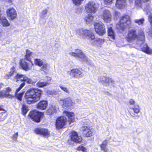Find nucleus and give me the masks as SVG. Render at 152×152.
<instances>
[{"label": "nucleus", "mask_w": 152, "mask_h": 152, "mask_svg": "<svg viewBox=\"0 0 152 152\" xmlns=\"http://www.w3.org/2000/svg\"><path fill=\"white\" fill-rule=\"evenodd\" d=\"M75 31L77 34L83 38H86L90 40L91 43L96 47L100 46L104 42L103 39L95 38L94 34L90 31L82 28H77Z\"/></svg>", "instance_id": "nucleus-1"}, {"label": "nucleus", "mask_w": 152, "mask_h": 152, "mask_svg": "<svg viewBox=\"0 0 152 152\" xmlns=\"http://www.w3.org/2000/svg\"><path fill=\"white\" fill-rule=\"evenodd\" d=\"M42 93V91L39 89L30 88L25 94V98L26 101L29 104L35 103L40 99Z\"/></svg>", "instance_id": "nucleus-2"}, {"label": "nucleus", "mask_w": 152, "mask_h": 152, "mask_svg": "<svg viewBox=\"0 0 152 152\" xmlns=\"http://www.w3.org/2000/svg\"><path fill=\"white\" fill-rule=\"evenodd\" d=\"M137 39V43L140 46L143 44L145 41V36L143 31L140 30L137 35L136 31L134 29H131L129 31L127 36V40L129 42H132Z\"/></svg>", "instance_id": "nucleus-3"}, {"label": "nucleus", "mask_w": 152, "mask_h": 152, "mask_svg": "<svg viewBox=\"0 0 152 152\" xmlns=\"http://www.w3.org/2000/svg\"><path fill=\"white\" fill-rule=\"evenodd\" d=\"M69 55L74 57L81 62L90 64L88 59L83 51L79 49H76L75 52H71L69 53Z\"/></svg>", "instance_id": "nucleus-4"}, {"label": "nucleus", "mask_w": 152, "mask_h": 152, "mask_svg": "<svg viewBox=\"0 0 152 152\" xmlns=\"http://www.w3.org/2000/svg\"><path fill=\"white\" fill-rule=\"evenodd\" d=\"M131 20L129 16L125 15L121 18L119 23L116 25V28L122 31L126 28H129L131 25Z\"/></svg>", "instance_id": "nucleus-5"}, {"label": "nucleus", "mask_w": 152, "mask_h": 152, "mask_svg": "<svg viewBox=\"0 0 152 152\" xmlns=\"http://www.w3.org/2000/svg\"><path fill=\"white\" fill-rule=\"evenodd\" d=\"M86 12L91 15L95 13L98 7L97 4L93 1H90L85 6Z\"/></svg>", "instance_id": "nucleus-6"}, {"label": "nucleus", "mask_w": 152, "mask_h": 152, "mask_svg": "<svg viewBox=\"0 0 152 152\" xmlns=\"http://www.w3.org/2000/svg\"><path fill=\"white\" fill-rule=\"evenodd\" d=\"M96 32L99 35H102L105 34L106 31L104 26L101 22H96L94 24Z\"/></svg>", "instance_id": "nucleus-7"}, {"label": "nucleus", "mask_w": 152, "mask_h": 152, "mask_svg": "<svg viewBox=\"0 0 152 152\" xmlns=\"http://www.w3.org/2000/svg\"><path fill=\"white\" fill-rule=\"evenodd\" d=\"M80 129L84 136L90 137L94 134V130L91 127L83 126L81 127Z\"/></svg>", "instance_id": "nucleus-8"}, {"label": "nucleus", "mask_w": 152, "mask_h": 152, "mask_svg": "<svg viewBox=\"0 0 152 152\" xmlns=\"http://www.w3.org/2000/svg\"><path fill=\"white\" fill-rule=\"evenodd\" d=\"M83 72L80 69L77 68L72 69L67 72V74L71 77L77 79L81 78L83 76Z\"/></svg>", "instance_id": "nucleus-9"}, {"label": "nucleus", "mask_w": 152, "mask_h": 152, "mask_svg": "<svg viewBox=\"0 0 152 152\" xmlns=\"http://www.w3.org/2000/svg\"><path fill=\"white\" fill-rule=\"evenodd\" d=\"M60 104L64 108H70L73 104L72 100L70 98L60 99L59 101Z\"/></svg>", "instance_id": "nucleus-10"}, {"label": "nucleus", "mask_w": 152, "mask_h": 152, "mask_svg": "<svg viewBox=\"0 0 152 152\" xmlns=\"http://www.w3.org/2000/svg\"><path fill=\"white\" fill-rule=\"evenodd\" d=\"M98 80L102 84L106 86H113L114 83V81L112 78L104 76L100 77L99 78Z\"/></svg>", "instance_id": "nucleus-11"}, {"label": "nucleus", "mask_w": 152, "mask_h": 152, "mask_svg": "<svg viewBox=\"0 0 152 152\" xmlns=\"http://www.w3.org/2000/svg\"><path fill=\"white\" fill-rule=\"evenodd\" d=\"M42 115V113L36 110H34L31 112L28 115L31 118L37 122H39L40 121Z\"/></svg>", "instance_id": "nucleus-12"}, {"label": "nucleus", "mask_w": 152, "mask_h": 152, "mask_svg": "<svg viewBox=\"0 0 152 152\" xmlns=\"http://www.w3.org/2000/svg\"><path fill=\"white\" fill-rule=\"evenodd\" d=\"M13 80L18 82L20 80L21 81H26L29 84L32 83V80L30 78L26 77L25 75L18 74L15 77Z\"/></svg>", "instance_id": "nucleus-13"}, {"label": "nucleus", "mask_w": 152, "mask_h": 152, "mask_svg": "<svg viewBox=\"0 0 152 152\" xmlns=\"http://www.w3.org/2000/svg\"><path fill=\"white\" fill-rule=\"evenodd\" d=\"M66 121V118L64 116L58 118L56 120V128L58 129L62 128L65 125Z\"/></svg>", "instance_id": "nucleus-14"}, {"label": "nucleus", "mask_w": 152, "mask_h": 152, "mask_svg": "<svg viewBox=\"0 0 152 152\" xmlns=\"http://www.w3.org/2000/svg\"><path fill=\"white\" fill-rule=\"evenodd\" d=\"M147 3H144L142 0H136L135 1V5L137 8L142 7L144 11H145L148 14V11L150 10V7L148 4L147 5Z\"/></svg>", "instance_id": "nucleus-15"}, {"label": "nucleus", "mask_w": 152, "mask_h": 152, "mask_svg": "<svg viewBox=\"0 0 152 152\" xmlns=\"http://www.w3.org/2000/svg\"><path fill=\"white\" fill-rule=\"evenodd\" d=\"M101 16L104 21L105 22L109 23L111 20V14L110 12L108 10H104Z\"/></svg>", "instance_id": "nucleus-16"}, {"label": "nucleus", "mask_w": 152, "mask_h": 152, "mask_svg": "<svg viewBox=\"0 0 152 152\" xmlns=\"http://www.w3.org/2000/svg\"><path fill=\"white\" fill-rule=\"evenodd\" d=\"M7 16L11 20H13L16 18L17 14L15 9L13 8L8 9L6 12Z\"/></svg>", "instance_id": "nucleus-17"}, {"label": "nucleus", "mask_w": 152, "mask_h": 152, "mask_svg": "<svg viewBox=\"0 0 152 152\" xmlns=\"http://www.w3.org/2000/svg\"><path fill=\"white\" fill-rule=\"evenodd\" d=\"M70 140L71 141L75 142H80L82 141V138L79 137L77 133L73 131L71 133L70 136Z\"/></svg>", "instance_id": "nucleus-18"}, {"label": "nucleus", "mask_w": 152, "mask_h": 152, "mask_svg": "<svg viewBox=\"0 0 152 152\" xmlns=\"http://www.w3.org/2000/svg\"><path fill=\"white\" fill-rule=\"evenodd\" d=\"M20 65L23 69L27 71L30 69L33 64L32 62H26L25 60H23L20 62Z\"/></svg>", "instance_id": "nucleus-19"}, {"label": "nucleus", "mask_w": 152, "mask_h": 152, "mask_svg": "<svg viewBox=\"0 0 152 152\" xmlns=\"http://www.w3.org/2000/svg\"><path fill=\"white\" fill-rule=\"evenodd\" d=\"M64 115L66 116L67 117L69 122V124H70L71 122H73L75 121V114L72 112H69L66 111H64L63 113Z\"/></svg>", "instance_id": "nucleus-20"}, {"label": "nucleus", "mask_w": 152, "mask_h": 152, "mask_svg": "<svg viewBox=\"0 0 152 152\" xmlns=\"http://www.w3.org/2000/svg\"><path fill=\"white\" fill-rule=\"evenodd\" d=\"M144 42L145 41L143 44L141 45V46L138 45L139 46H141V49L142 51L148 54H152V49L150 48L147 44L145 43L144 44Z\"/></svg>", "instance_id": "nucleus-21"}, {"label": "nucleus", "mask_w": 152, "mask_h": 152, "mask_svg": "<svg viewBox=\"0 0 152 152\" xmlns=\"http://www.w3.org/2000/svg\"><path fill=\"white\" fill-rule=\"evenodd\" d=\"M126 0H116V6L119 9L124 7L126 5Z\"/></svg>", "instance_id": "nucleus-22"}, {"label": "nucleus", "mask_w": 152, "mask_h": 152, "mask_svg": "<svg viewBox=\"0 0 152 152\" xmlns=\"http://www.w3.org/2000/svg\"><path fill=\"white\" fill-rule=\"evenodd\" d=\"M37 134L42 135L44 136H47L49 134V132L47 129H44L37 128L35 130Z\"/></svg>", "instance_id": "nucleus-23"}, {"label": "nucleus", "mask_w": 152, "mask_h": 152, "mask_svg": "<svg viewBox=\"0 0 152 152\" xmlns=\"http://www.w3.org/2000/svg\"><path fill=\"white\" fill-rule=\"evenodd\" d=\"M0 24L4 27L9 26L10 25L6 17L3 16L0 17Z\"/></svg>", "instance_id": "nucleus-24"}, {"label": "nucleus", "mask_w": 152, "mask_h": 152, "mask_svg": "<svg viewBox=\"0 0 152 152\" xmlns=\"http://www.w3.org/2000/svg\"><path fill=\"white\" fill-rule=\"evenodd\" d=\"M48 102L46 101H41L37 104V108L41 110H45L47 107Z\"/></svg>", "instance_id": "nucleus-25"}, {"label": "nucleus", "mask_w": 152, "mask_h": 152, "mask_svg": "<svg viewBox=\"0 0 152 152\" xmlns=\"http://www.w3.org/2000/svg\"><path fill=\"white\" fill-rule=\"evenodd\" d=\"M56 111V107L55 105H51L49 107V108L47 111V113L48 115H50Z\"/></svg>", "instance_id": "nucleus-26"}, {"label": "nucleus", "mask_w": 152, "mask_h": 152, "mask_svg": "<svg viewBox=\"0 0 152 152\" xmlns=\"http://www.w3.org/2000/svg\"><path fill=\"white\" fill-rule=\"evenodd\" d=\"M33 55V53L29 50H26V54L25 55V58L26 60L28 61L29 62L31 61V57Z\"/></svg>", "instance_id": "nucleus-27"}, {"label": "nucleus", "mask_w": 152, "mask_h": 152, "mask_svg": "<svg viewBox=\"0 0 152 152\" xmlns=\"http://www.w3.org/2000/svg\"><path fill=\"white\" fill-rule=\"evenodd\" d=\"M107 32L108 36L110 37L111 38L114 39L115 38V33L111 27H108Z\"/></svg>", "instance_id": "nucleus-28"}, {"label": "nucleus", "mask_w": 152, "mask_h": 152, "mask_svg": "<svg viewBox=\"0 0 152 152\" xmlns=\"http://www.w3.org/2000/svg\"><path fill=\"white\" fill-rule=\"evenodd\" d=\"M107 140H105L102 142V144L100 145L101 150L103 151L104 152H107V151L108 149L107 148Z\"/></svg>", "instance_id": "nucleus-29"}, {"label": "nucleus", "mask_w": 152, "mask_h": 152, "mask_svg": "<svg viewBox=\"0 0 152 152\" xmlns=\"http://www.w3.org/2000/svg\"><path fill=\"white\" fill-rule=\"evenodd\" d=\"M50 84L49 82H44L42 80H40L37 84V86L40 88L48 85Z\"/></svg>", "instance_id": "nucleus-30"}, {"label": "nucleus", "mask_w": 152, "mask_h": 152, "mask_svg": "<svg viewBox=\"0 0 152 152\" xmlns=\"http://www.w3.org/2000/svg\"><path fill=\"white\" fill-rule=\"evenodd\" d=\"M48 9H45L42 10L39 14V16L40 18L44 19L45 18L46 15L48 12Z\"/></svg>", "instance_id": "nucleus-31"}, {"label": "nucleus", "mask_w": 152, "mask_h": 152, "mask_svg": "<svg viewBox=\"0 0 152 152\" xmlns=\"http://www.w3.org/2000/svg\"><path fill=\"white\" fill-rule=\"evenodd\" d=\"M84 20L87 24H90L93 21V17L91 15H89L85 18Z\"/></svg>", "instance_id": "nucleus-32"}, {"label": "nucleus", "mask_w": 152, "mask_h": 152, "mask_svg": "<svg viewBox=\"0 0 152 152\" xmlns=\"http://www.w3.org/2000/svg\"><path fill=\"white\" fill-rule=\"evenodd\" d=\"M7 116V113L4 110L3 112H0V121H3Z\"/></svg>", "instance_id": "nucleus-33"}, {"label": "nucleus", "mask_w": 152, "mask_h": 152, "mask_svg": "<svg viewBox=\"0 0 152 152\" xmlns=\"http://www.w3.org/2000/svg\"><path fill=\"white\" fill-rule=\"evenodd\" d=\"M131 109H132L134 113L136 114H137L140 112V108L138 104H136Z\"/></svg>", "instance_id": "nucleus-34"}, {"label": "nucleus", "mask_w": 152, "mask_h": 152, "mask_svg": "<svg viewBox=\"0 0 152 152\" xmlns=\"http://www.w3.org/2000/svg\"><path fill=\"white\" fill-rule=\"evenodd\" d=\"M34 62L36 65L39 66H42L43 64V61L39 59H35Z\"/></svg>", "instance_id": "nucleus-35"}, {"label": "nucleus", "mask_w": 152, "mask_h": 152, "mask_svg": "<svg viewBox=\"0 0 152 152\" xmlns=\"http://www.w3.org/2000/svg\"><path fill=\"white\" fill-rule=\"evenodd\" d=\"M59 87L64 92L68 94L70 93V91L69 89L66 86L61 85L59 86Z\"/></svg>", "instance_id": "nucleus-36"}, {"label": "nucleus", "mask_w": 152, "mask_h": 152, "mask_svg": "<svg viewBox=\"0 0 152 152\" xmlns=\"http://www.w3.org/2000/svg\"><path fill=\"white\" fill-rule=\"evenodd\" d=\"M73 3L75 5L78 6L80 5L83 0H72Z\"/></svg>", "instance_id": "nucleus-37"}, {"label": "nucleus", "mask_w": 152, "mask_h": 152, "mask_svg": "<svg viewBox=\"0 0 152 152\" xmlns=\"http://www.w3.org/2000/svg\"><path fill=\"white\" fill-rule=\"evenodd\" d=\"M77 149L78 151H82L83 152H87V148L81 145L79 146Z\"/></svg>", "instance_id": "nucleus-38"}, {"label": "nucleus", "mask_w": 152, "mask_h": 152, "mask_svg": "<svg viewBox=\"0 0 152 152\" xmlns=\"http://www.w3.org/2000/svg\"><path fill=\"white\" fill-rule=\"evenodd\" d=\"M22 111L23 114L25 115L28 111V107L24 105H23L22 107Z\"/></svg>", "instance_id": "nucleus-39"}, {"label": "nucleus", "mask_w": 152, "mask_h": 152, "mask_svg": "<svg viewBox=\"0 0 152 152\" xmlns=\"http://www.w3.org/2000/svg\"><path fill=\"white\" fill-rule=\"evenodd\" d=\"M144 21V19L143 18L139 20L136 19L134 20V22L138 24L139 25H142Z\"/></svg>", "instance_id": "nucleus-40"}, {"label": "nucleus", "mask_w": 152, "mask_h": 152, "mask_svg": "<svg viewBox=\"0 0 152 152\" xmlns=\"http://www.w3.org/2000/svg\"><path fill=\"white\" fill-rule=\"evenodd\" d=\"M24 92H22V93H20L18 94H15V95L17 98V99H18L20 101H21L22 100V96Z\"/></svg>", "instance_id": "nucleus-41"}, {"label": "nucleus", "mask_w": 152, "mask_h": 152, "mask_svg": "<svg viewBox=\"0 0 152 152\" xmlns=\"http://www.w3.org/2000/svg\"><path fill=\"white\" fill-rule=\"evenodd\" d=\"M114 0H104V3L107 5H109L112 4Z\"/></svg>", "instance_id": "nucleus-42"}, {"label": "nucleus", "mask_w": 152, "mask_h": 152, "mask_svg": "<svg viewBox=\"0 0 152 152\" xmlns=\"http://www.w3.org/2000/svg\"><path fill=\"white\" fill-rule=\"evenodd\" d=\"M41 67V70L44 71H45L47 69L48 66V64L47 63L43 64V65Z\"/></svg>", "instance_id": "nucleus-43"}, {"label": "nucleus", "mask_w": 152, "mask_h": 152, "mask_svg": "<svg viewBox=\"0 0 152 152\" xmlns=\"http://www.w3.org/2000/svg\"><path fill=\"white\" fill-rule=\"evenodd\" d=\"M14 74V71L13 70L10 72L9 74H7L5 76V78L6 79H9L10 77L12 76Z\"/></svg>", "instance_id": "nucleus-44"}, {"label": "nucleus", "mask_w": 152, "mask_h": 152, "mask_svg": "<svg viewBox=\"0 0 152 152\" xmlns=\"http://www.w3.org/2000/svg\"><path fill=\"white\" fill-rule=\"evenodd\" d=\"M2 83L0 84V88L3 86ZM5 96V94L2 91H0V97H3Z\"/></svg>", "instance_id": "nucleus-45"}, {"label": "nucleus", "mask_w": 152, "mask_h": 152, "mask_svg": "<svg viewBox=\"0 0 152 152\" xmlns=\"http://www.w3.org/2000/svg\"><path fill=\"white\" fill-rule=\"evenodd\" d=\"M18 136V132H16L15 134L12 137V139L15 141H17V137Z\"/></svg>", "instance_id": "nucleus-46"}, {"label": "nucleus", "mask_w": 152, "mask_h": 152, "mask_svg": "<svg viewBox=\"0 0 152 152\" xmlns=\"http://www.w3.org/2000/svg\"><path fill=\"white\" fill-rule=\"evenodd\" d=\"M130 114L131 116L134 118L135 119H137L139 117V116L138 115H136L134 114V113H130Z\"/></svg>", "instance_id": "nucleus-47"}, {"label": "nucleus", "mask_w": 152, "mask_h": 152, "mask_svg": "<svg viewBox=\"0 0 152 152\" xmlns=\"http://www.w3.org/2000/svg\"><path fill=\"white\" fill-rule=\"evenodd\" d=\"M148 20L150 23L152 27V14H151L148 17Z\"/></svg>", "instance_id": "nucleus-48"}, {"label": "nucleus", "mask_w": 152, "mask_h": 152, "mask_svg": "<svg viewBox=\"0 0 152 152\" xmlns=\"http://www.w3.org/2000/svg\"><path fill=\"white\" fill-rule=\"evenodd\" d=\"M83 122L84 124L87 125L89 122V120L88 119H85L83 120Z\"/></svg>", "instance_id": "nucleus-49"}, {"label": "nucleus", "mask_w": 152, "mask_h": 152, "mask_svg": "<svg viewBox=\"0 0 152 152\" xmlns=\"http://www.w3.org/2000/svg\"><path fill=\"white\" fill-rule=\"evenodd\" d=\"M129 103L133 105L135 104V102L134 100L130 99L129 101Z\"/></svg>", "instance_id": "nucleus-50"}, {"label": "nucleus", "mask_w": 152, "mask_h": 152, "mask_svg": "<svg viewBox=\"0 0 152 152\" xmlns=\"http://www.w3.org/2000/svg\"><path fill=\"white\" fill-rule=\"evenodd\" d=\"M149 30L148 34L152 37V28H150L149 29Z\"/></svg>", "instance_id": "nucleus-51"}, {"label": "nucleus", "mask_w": 152, "mask_h": 152, "mask_svg": "<svg viewBox=\"0 0 152 152\" xmlns=\"http://www.w3.org/2000/svg\"><path fill=\"white\" fill-rule=\"evenodd\" d=\"M104 93L105 95H107V96H109L111 95V94L109 92L107 91H104Z\"/></svg>", "instance_id": "nucleus-52"}, {"label": "nucleus", "mask_w": 152, "mask_h": 152, "mask_svg": "<svg viewBox=\"0 0 152 152\" xmlns=\"http://www.w3.org/2000/svg\"><path fill=\"white\" fill-rule=\"evenodd\" d=\"M25 83L23 82L20 85V86H19V87H20V88H22L25 85Z\"/></svg>", "instance_id": "nucleus-53"}, {"label": "nucleus", "mask_w": 152, "mask_h": 152, "mask_svg": "<svg viewBox=\"0 0 152 152\" xmlns=\"http://www.w3.org/2000/svg\"><path fill=\"white\" fill-rule=\"evenodd\" d=\"M25 83L23 82L20 85V86H19V87H20V88H22L25 85Z\"/></svg>", "instance_id": "nucleus-54"}, {"label": "nucleus", "mask_w": 152, "mask_h": 152, "mask_svg": "<svg viewBox=\"0 0 152 152\" xmlns=\"http://www.w3.org/2000/svg\"><path fill=\"white\" fill-rule=\"evenodd\" d=\"M21 89V88L19 87L16 89V91L15 93V94H18V92Z\"/></svg>", "instance_id": "nucleus-55"}, {"label": "nucleus", "mask_w": 152, "mask_h": 152, "mask_svg": "<svg viewBox=\"0 0 152 152\" xmlns=\"http://www.w3.org/2000/svg\"><path fill=\"white\" fill-rule=\"evenodd\" d=\"M47 81H48V82H49L50 83V82H49V81H50V80H51V77H47Z\"/></svg>", "instance_id": "nucleus-56"}, {"label": "nucleus", "mask_w": 152, "mask_h": 152, "mask_svg": "<svg viewBox=\"0 0 152 152\" xmlns=\"http://www.w3.org/2000/svg\"><path fill=\"white\" fill-rule=\"evenodd\" d=\"M6 89V91H7V92H9V91H10L11 90V88L9 87L7 88Z\"/></svg>", "instance_id": "nucleus-57"}, {"label": "nucleus", "mask_w": 152, "mask_h": 152, "mask_svg": "<svg viewBox=\"0 0 152 152\" xmlns=\"http://www.w3.org/2000/svg\"><path fill=\"white\" fill-rule=\"evenodd\" d=\"M150 0H142L144 2V3H147V2L149 1Z\"/></svg>", "instance_id": "nucleus-58"}, {"label": "nucleus", "mask_w": 152, "mask_h": 152, "mask_svg": "<svg viewBox=\"0 0 152 152\" xmlns=\"http://www.w3.org/2000/svg\"><path fill=\"white\" fill-rule=\"evenodd\" d=\"M2 109L0 107V110H2Z\"/></svg>", "instance_id": "nucleus-59"}]
</instances>
